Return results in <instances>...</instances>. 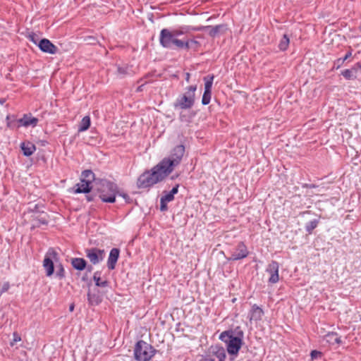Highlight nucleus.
Instances as JSON below:
<instances>
[{
    "mask_svg": "<svg viewBox=\"0 0 361 361\" xmlns=\"http://www.w3.org/2000/svg\"><path fill=\"white\" fill-rule=\"evenodd\" d=\"M202 30L203 29V27H200ZM204 28L205 29H209V35L211 36V37H215L222 29L224 28V25H216V26H206V27H204Z\"/></svg>",
    "mask_w": 361,
    "mask_h": 361,
    "instance_id": "obj_24",
    "label": "nucleus"
},
{
    "mask_svg": "<svg viewBox=\"0 0 361 361\" xmlns=\"http://www.w3.org/2000/svg\"><path fill=\"white\" fill-rule=\"evenodd\" d=\"M169 202H166V200H165L164 198L161 197V200H160V210L161 212H164L167 209V203Z\"/></svg>",
    "mask_w": 361,
    "mask_h": 361,
    "instance_id": "obj_34",
    "label": "nucleus"
},
{
    "mask_svg": "<svg viewBox=\"0 0 361 361\" xmlns=\"http://www.w3.org/2000/svg\"><path fill=\"white\" fill-rule=\"evenodd\" d=\"M344 61H342V58H339L336 60V63L338 64V67H339L341 64L343 63Z\"/></svg>",
    "mask_w": 361,
    "mask_h": 361,
    "instance_id": "obj_41",
    "label": "nucleus"
},
{
    "mask_svg": "<svg viewBox=\"0 0 361 361\" xmlns=\"http://www.w3.org/2000/svg\"><path fill=\"white\" fill-rule=\"evenodd\" d=\"M249 252L246 245L243 243H239L237 246L231 250V256L228 260L237 261L247 257Z\"/></svg>",
    "mask_w": 361,
    "mask_h": 361,
    "instance_id": "obj_8",
    "label": "nucleus"
},
{
    "mask_svg": "<svg viewBox=\"0 0 361 361\" xmlns=\"http://www.w3.org/2000/svg\"><path fill=\"white\" fill-rule=\"evenodd\" d=\"M41 223L43 224H46L47 221L45 220H43V221H41Z\"/></svg>",
    "mask_w": 361,
    "mask_h": 361,
    "instance_id": "obj_47",
    "label": "nucleus"
},
{
    "mask_svg": "<svg viewBox=\"0 0 361 361\" xmlns=\"http://www.w3.org/2000/svg\"><path fill=\"white\" fill-rule=\"evenodd\" d=\"M87 198L88 201H92V197H91L87 196Z\"/></svg>",
    "mask_w": 361,
    "mask_h": 361,
    "instance_id": "obj_45",
    "label": "nucleus"
},
{
    "mask_svg": "<svg viewBox=\"0 0 361 361\" xmlns=\"http://www.w3.org/2000/svg\"><path fill=\"white\" fill-rule=\"evenodd\" d=\"M157 350L150 344L140 340L134 348V357L137 361H149L155 355Z\"/></svg>",
    "mask_w": 361,
    "mask_h": 361,
    "instance_id": "obj_7",
    "label": "nucleus"
},
{
    "mask_svg": "<svg viewBox=\"0 0 361 361\" xmlns=\"http://www.w3.org/2000/svg\"><path fill=\"white\" fill-rule=\"evenodd\" d=\"M17 120L18 119H16L14 116L8 115L6 118L7 127L12 129L18 128Z\"/></svg>",
    "mask_w": 361,
    "mask_h": 361,
    "instance_id": "obj_29",
    "label": "nucleus"
},
{
    "mask_svg": "<svg viewBox=\"0 0 361 361\" xmlns=\"http://www.w3.org/2000/svg\"><path fill=\"white\" fill-rule=\"evenodd\" d=\"M243 331L240 327L235 330L223 331L219 335V339L226 343V350L229 355L236 356L243 345Z\"/></svg>",
    "mask_w": 361,
    "mask_h": 361,
    "instance_id": "obj_2",
    "label": "nucleus"
},
{
    "mask_svg": "<svg viewBox=\"0 0 361 361\" xmlns=\"http://www.w3.org/2000/svg\"><path fill=\"white\" fill-rule=\"evenodd\" d=\"M69 309H70V311H73V309H74V305H71L70 306Z\"/></svg>",
    "mask_w": 361,
    "mask_h": 361,
    "instance_id": "obj_44",
    "label": "nucleus"
},
{
    "mask_svg": "<svg viewBox=\"0 0 361 361\" xmlns=\"http://www.w3.org/2000/svg\"><path fill=\"white\" fill-rule=\"evenodd\" d=\"M13 336H14L13 342H17V341H20V337L18 336L16 334H14Z\"/></svg>",
    "mask_w": 361,
    "mask_h": 361,
    "instance_id": "obj_40",
    "label": "nucleus"
},
{
    "mask_svg": "<svg viewBox=\"0 0 361 361\" xmlns=\"http://www.w3.org/2000/svg\"><path fill=\"white\" fill-rule=\"evenodd\" d=\"M80 179L91 185L95 179V175L91 170H85L82 172Z\"/></svg>",
    "mask_w": 361,
    "mask_h": 361,
    "instance_id": "obj_22",
    "label": "nucleus"
},
{
    "mask_svg": "<svg viewBox=\"0 0 361 361\" xmlns=\"http://www.w3.org/2000/svg\"><path fill=\"white\" fill-rule=\"evenodd\" d=\"M120 250L118 248H112L109 252L107 260V267L109 269L113 270L116 267V262L118 259Z\"/></svg>",
    "mask_w": 361,
    "mask_h": 361,
    "instance_id": "obj_14",
    "label": "nucleus"
},
{
    "mask_svg": "<svg viewBox=\"0 0 361 361\" xmlns=\"http://www.w3.org/2000/svg\"><path fill=\"white\" fill-rule=\"evenodd\" d=\"M43 267L46 270V274L47 276H50L53 274L54 271V263L52 259L47 255H46L44 259Z\"/></svg>",
    "mask_w": 361,
    "mask_h": 361,
    "instance_id": "obj_19",
    "label": "nucleus"
},
{
    "mask_svg": "<svg viewBox=\"0 0 361 361\" xmlns=\"http://www.w3.org/2000/svg\"><path fill=\"white\" fill-rule=\"evenodd\" d=\"M56 274L60 278L63 277V276H64V269H63V268L62 267L60 268V269L59 271H57Z\"/></svg>",
    "mask_w": 361,
    "mask_h": 361,
    "instance_id": "obj_39",
    "label": "nucleus"
},
{
    "mask_svg": "<svg viewBox=\"0 0 361 361\" xmlns=\"http://www.w3.org/2000/svg\"><path fill=\"white\" fill-rule=\"evenodd\" d=\"M209 353L218 358L219 361H225L226 357L225 349L219 345H212L209 349Z\"/></svg>",
    "mask_w": 361,
    "mask_h": 361,
    "instance_id": "obj_16",
    "label": "nucleus"
},
{
    "mask_svg": "<svg viewBox=\"0 0 361 361\" xmlns=\"http://www.w3.org/2000/svg\"><path fill=\"white\" fill-rule=\"evenodd\" d=\"M360 69H361V64L357 63L351 68L343 71L341 75L346 80H355L357 78V73Z\"/></svg>",
    "mask_w": 361,
    "mask_h": 361,
    "instance_id": "obj_15",
    "label": "nucleus"
},
{
    "mask_svg": "<svg viewBox=\"0 0 361 361\" xmlns=\"http://www.w3.org/2000/svg\"><path fill=\"white\" fill-rule=\"evenodd\" d=\"M169 175L159 164L154 166L150 171L142 173L137 180V186L140 189H145L162 181Z\"/></svg>",
    "mask_w": 361,
    "mask_h": 361,
    "instance_id": "obj_3",
    "label": "nucleus"
},
{
    "mask_svg": "<svg viewBox=\"0 0 361 361\" xmlns=\"http://www.w3.org/2000/svg\"><path fill=\"white\" fill-rule=\"evenodd\" d=\"M71 264L74 269L82 271L85 268L87 262L82 258L76 257L72 259Z\"/></svg>",
    "mask_w": 361,
    "mask_h": 361,
    "instance_id": "obj_21",
    "label": "nucleus"
},
{
    "mask_svg": "<svg viewBox=\"0 0 361 361\" xmlns=\"http://www.w3.org/2000/svg\"><path fill=\"white\" fill-rule=\"evenodd\" d=\"M92 267L90 266L88 267V270L90 271L92 270Z\"/></svg>",
    "mask_w": 361,
    "mask_h": 361,
    "instance_id": "obj_48",
    "label": "nucleus"
},
{
    "mask_svg": "<svg viewBox=\"0 0 361 361\" xmlns=\"http://www.w3.org/2000/svg\"><path fill=\"white\" fill-rule=\"evenodd\" d=\"M189 78H190V75L189 73L187 74V76H186V80L188 81L189 80Z\"/></svg>",
    "mask_w": 361,
    "mask_h": 361,
    "instance_id": "obj_46",
    "label": "nucleus"
},
{
    "mask_svg": "<svg viewBox=\"0 0 361 361\" xmlns=\"http://www.w3.org/2000/svg\"><path fill=\"white\" fill-rule=\"evenodd\" d=\"M101 273L99 271H96L94 274L93 276V280L95 282V285L98 287H106L108 286V281H102L101 280Z\"/></svg>",
    "mask_w": 361,
    "mask_h": 361,
    "instance_id": "obj_26",
    "label": "nucleus"
},
{
    "mask_svg": "<svg viewBox=\"0 0 361 361\" xmlns=\"http://www.w3.org/2000/svg\"><path fill=\"white\" fill-rule=\"evenodd\" d=\"M185 153V147L182 145L175 147L168 157L164 158L159 164L169 175L173 169L178 166Z\"/></svg>",
    "mask_w": 361,
    "mask_h": 361,
    "instance_id": "obj_4",
    "label": "nucleus"
},
{
    "mask_svg": "<svg viewBox=\"0 0 361 361\" xmlns=\"http://www.w3.org/2000/svg\"><path fill=\"white\" fill-rule=\"evenodd\" d=\"M200 27H193L191 25H182L172 30L164 28L160 31L159 44L165 49H182L183 47H187V43H183L182 39H178V37L192 31H200Z\"/></svg>",
    "mask_w": 361,
    "mask_h": 361,
    "instance_id": "obj_1",
    "label": "nucleus"
},
{
    "mask_svg": "<svg viewBox=\"0 0 361 361\" xmlns=\"http://www.w3.org/2000/svg\"><path fill=\"white\" fill-rule=\"evenodd\" d=\"M8 284L4 285V286L2 288V290L0 293H1V294H2L4 292L8 290Z\"/></svg>",
    "mask_w": 361,
    "mask_h": 361,
    "instance_id": "obj_42",
    "label": "nucleus"
},
{
    "mask_svg": "<svg viewBox=\"0 0 361 361\" xmlns=\"http://www.w3.org/2000/svg\"><path fill=\"white\" fill-rule=\"evenodd\" d=\"M74 188V193H88L92 187L90 184L80 179V183H77Z\"/></svg>",
    "mask_w": 361,
    "mask_h": 361,
    "instance_id": "obj_18",
    "label": "nucleus"
},
{
    "mask_svg": "<svg viewBox=\"0 0 361 361\" xmlns=\"http://www.w3.org/2000/svg\"><path fill=\"white\" fill-rule=\"evenodd\" d=\"M325 340L327 343H329L330 345H334V344H340L341 343V337L338 335L337 333L335 332H331L328 333L325 336Z\"/></svg>",
    "mask_w": 361,
    "mask_h": 361,
    "instance_id": "obj_20",
    "label": "nucleus"
},
{
    "mask_svg": "<svg viewBox=\"0 0 361 361\" xmlns=\"http://www.w3.org/2000/svg\"><path fill=\"white\" fill-rule=\"evenodd\" d=\"M20 148L25 157L31 156L36 150L35 145L30 141L23 142L20 144Z\"/></svg>",
    "mask_w": 361,
    "mask_h": 361,
    "instance_id": "obj_17",
    "label": "nucleus"
},
{
    "mask_svg": "<svg viewBox=\"0 0 361 361\" xmlns=\"http://www.w3.org/2000/svg\"><path fill=\"white\" fill-rule=\"evenodd\" d=\"M310 356L312 360L317 359L318 357H320L322 356V353L320 351L314 350H312L310 353Z\"/></svg>",
    "mask_w": 361,
    "mask_h": 361,
    "instance_id": "obj_35",
    "label": "nucleus"
},
{
    "mask_svg": "<svg viewBox=\"0 0 361 361\" xmlns=\"http://www.w3.org/2000/svg\"><path fill=\"white\" fill-rule=\"evenodd\" d=\"M211 96H212V92L210 91H204L202 99V104L203 105H207L209 104L211 100Z\"/></svg>",
    "mask_w": 361,
    "mask_h": 361,
    "instance_id": "obj_32",
    "label": "nucleus"
},
{
    "mask_svg": "<svg viewBox=\"0 0 361 361\" xmlns=\"http://www.w3.org/2000/svg\"><path fill=\"white\" fill-rule=\"evenodd\" d=\"M86 257L93 264H97L102 262L104 258V250L97 248H90L85 250Z\"/></svg>",
    "mask_w": 361,
    "mask_h": 361,
    "instance_id": "obj_9",
    "label": "nucleus"
},
{
    "mask_svg": "<svg viewBox=\"0 0 361 361\" xmlns=\"http://www.w3.org/2000/svg\"><path fill=\"white\" fill-rule=\"evenodd\" d=\"M279 265L276 261H272L269 264L266 269V271L270 274L269 282L270 283H276L279 280Z\"/></svg>",
    "mask_w": 361,
    "mask_h": 361,
    "instance_id": "obj_10",
    "label": "nucleus"
},
{
    "mask_svg": "<svg viewBox=\"0 0 361 361\" xmlns=\"http://www.w3.org/2000/svg\"><path fill=\"white\" fill-rule=\"evenodd\" d=\"M183 43H187V47H183L182 49L189 50L192 48H196L200 45V42L195 39H182Z\"/></svg>",
    "mask_w": 361,
    "mask_h": 361,
    "instance_id": "obj_27",
    "label": "nucleus"
},
{
    "mask_svg": "<svg viewBox=\"0 0 361 361\" xmlns=\"http://www.w3.org/2000/svg\"><path fill=\"white\" fill-rule=\"evenodd\" d=\"M97 190L99 197L102 202L113 203L116 201V195L118 192V188L114 183L103 180L100 182Z\"/></svg>",
    "mask_w": 361,
    "mask_h": 361,
    "instance_id": "obj_6",
    "label": "nucleus"
},
{
    "mask_svg": "<svg viewBox=\"0 0 361 361\" xmlns=\"http://www.w3.org/2000/svg\"><path fill=\"white\" fill-rule=\"evenodd\" d=\"M264 315V311L257 305H253L249 312L248 317L250 322L260 321Z\"/></svg>",
    "mask_w": 361,
    "mask_h": 361,
    "instance_id": "obj_13",
    "label": "nucleus"
},
{
    "mask_svg": "<svg viewBox=\"0 0 361 361\" xmlns=\"http://www.w3.org/2000/svg\"><path fill=\"white\" fill-rule=\"evenodd\" d=\"M319 224L318 219H313L307 222L305 225V230L308 233H312V231Z\"/></svg>",
    "mask_w": 361,
    "mask_h": 361,
    "instance_id": "obj_30",
    "label": "nucleus"
},
{
    "mask_svg": "<svg viewBox=\"0 0 361 361\" xmlns=\"http://www.w3.org/2000/svg\"><path fill=\"white\" fill-rule=\"evenodd\" d=\"M90 118L88 116H86L82 118L79 128H78V132H84L86 131L90 126Z\"/></svg>",
    "mask_w": 361,
    "mask_h": 361,
    "instance_id": "obj_23",
    "label": "nucleus"
},
{
    "mask_svg": "<svg viewBox=\"0 0 361 361\" xmlns=\"http://www.w3.org/2000/svg\"><path fill=\"white\" fill-rule=\"evenodd\" d=\"M197 85H190L185 88L184 93L178 95L173 103L176 110H188L191 109L195 102Z\"/></svg>",
    "mask_w": 361,
    "mask_h": 361,
    "instance_id": "obj_5",
    "label": "nucleus"
},
{
    "mask_svg": "<svg viewBox=\"0 0 361 361\" xmlns=\"http://www.w3.org/2000/svg\"><path fill=\"white\" fill-rule=\"evenodd\" d=\"M3 103H4V101L0 100V104H2Z\"/></svg>",
    "mask_w": 361,
    "mask_h": 361,
    "instance_id": "obj_49",
    "label": "nucleus"
},
{
    "mask_svg": "<svg viewBox=\"0 0 361 361\" xmlns=\"http://www.w3.org/2000/svg\"><path fill=\"white\" fill-rule=\"evenodd\" d=\"M178 187L179 185H176L171 189V191L165 192V194L161 197L166 200V202H171L174 199V195L178 193Z\"/></svg>",
    "mask_w": 361,
    "mask_h": 361,
    "instance_id": "obj_25",
    "label": "nucleus"
},
{
    "mask_svg": "<svg viewBox=\"0 0 361 361\" xmlns=\"http://www.w3.org/2000/svg\"><path fill=\"white\" fill-rule=\"evenodd\" d=\"M214 75H208L204 78V91H210L212 92V87L214 80Z\"/></svg>",
    "mask_w": 361,
    "mask_h": 361,
    "instance_id": "obj_31",
    "label": "nucleus"
},
{
    "mask_svg": "<svg viewBox=\"0 0 361 361\" xmlns=\"http://www.w3.org/2000/svg\"><path fill=\"white\" fill-rule=\"evenodd\" d=\"M37 46L42 51L50 54H54L58 51V48L47 39H40Z\"/></svg>",
    "mask_w": 361,
    "mask_h": 361,
    "instance_id": "obj_12",
    "label": "nucleus"
},
{
    "mask_svg": "<svg viewBox=\"0 0 361 361\" xmlns=\"http://www.w3.org/2000/svg\"><path fill=\"white\" fill-rule=\"evenodd\" d=\"M289 43H290L289 37H288L287 35H286V34L283 35V36L282 37V38L281 39V40L279 43V49L283 51H286L288 47Z\"/></svg>",
    "mask_w": 361,
    "mask_h": 361,
    "instance_id": "obj_28",
    "label": "nucleus"
},
{
    "mask_svg": "<svg viewBox=\"0 0 361 361\" xmlns=\"http://www.w3.org/2000/svg\"><path fill=\"white\" fill-rule=\"evenodd\" d=\"M87 299L91 304H98L99 303V299L97 297H96L94 295L91 294L90 293H88L87 294Z\"/></svg>",
    "mask_w": 361,
    "mask_h": 361,
    "instance_id": "obj_33",
    "label": "nucleus"
},
{
    "mask_svg": "<svg viewBox=\"0 0 361 361\" xmlns=\"http://www.w3.org/2000/svg\"><path fill=\"white\" fill-rule=\"evenodd\" d=\"M199 361H214V359L211 355H204Z\"/></svg>",
    "mask_w": 361,
    "mask_h": 361,
    "instance_id": "obj_37",
    "label": "nucleus"
},
{
    "mask_svg": "<svg viewBox=\"0 0 361 361\" xmlns=\"http://www.w3.org/2000/svg\"><path fill=\"white\" fill-rule=\"evenodd\" d=\"M118 73H120L121 74H124V73H125L124 70L122 68H118Z\"/></svg>",
    "mask_w": 361,
    "mask_h": 361,
    "instance_id": "obj_43",
    "label": "nucleus"
},
{
    "mask_svg": "<svg viewBox=\"0 0 361 361\" xmlns=\"http://www.w3.org/2000/svg\"><path fill=\"white\" fill-rule=\"evenodd\" d=\"M18 121V127H25L27 128L29 126L35 127L38 123V118L33 117L31 114H25L23 115V118L17 120Z\"/></svg>",
    "mask_w": 361,
    "mask_h": 361,
    "instance_id": "obj_11",
    "label": "nucleus"
},
{
    "mask_svg": "<svg viewBox=\"0 0 361 361\" xmlns=\"http://www.w3.org/2000/svg\"><path fill=\"white\" fill-rule=\"evenodd\" d=\"M29 39L31 42H32L36 45H37V44L39 43V41L37 35H35L34 33L30 34L29 35Z\"/></svg>",
    "mask_w": 361,
    "mask_h": 361,
    "instance_id": "obj_36",
    "label": "nucleus"
},
{
    "mask_svg": "<svg viewBox=\"0 0 361 361\" xmlns=\"http://www.w3.org/2000/svg\"><path fill=\"white\" fill-rule=\"evenodd\" d=\"M352 56V49H350L344 56L343 58H342V61H345L347 59H348Z\"/></svg>",
    "mask_w": 361,
    "mask_h": 361,
    "instance_id": "obj_38",
    "label": "nucleus"
}]
</instances>
